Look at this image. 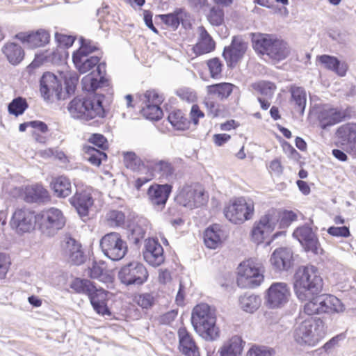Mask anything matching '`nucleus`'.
Masks as SVG:
<instances>
[{
  "label": "nucleus",
  "mask_w": 356,
  "mask_h": 356,
  "mask_svg": "<svg viewBox=\"0 0 356 356\" xmlns=\"http://www.w3.org/2000/svg\"><path fill=\"white\" fill-rule=\"evenodd\" d=\"M324 289V281L318 268L312 264L299 266L293 277V289L297 299L305 302L318 295Z\"/></svg>",
  "instance_id": "obj_1"
},
{
  "label": "nucleus",
  "mask_w": 356,
  "mask_h": 356,
  "mask_svg": "<svg viewBox=\"0 0 356 356\" xmlns=\"http://www.w3.org/2000/svg\"><path fill=\"white\" fill-rule=\"evenodd\" d=\"M191 323L196 333L207 341H215L220 337L221 332L217 325L214 307L207 303L195 305L191 313Z\"/></svg>",
  "instance_id": "obj_2"
},
{
  "label": "nucleus",
  "mask_w": 356,
  "mask_h": 356,
  "mask_svg": "<svg viewBox=\"0 0 356 356\" xmlns=\"http://www.w3.org/2000/svg\"><path fill=\"white\" fill-rule=\"evenodd\" d=\"M103 100L104 96L99 95L77 96L69 102L67 108L74 119L90 121L95 118H104L106 112Z\"/></svg>",
  "instance_id": "obj_3"
},
{
  "label": "nucleus",
  "mask_w": 356,
  "mask_h": 356,
  "mask_svg": "<svg viewBox=\"0 0 356 356\" xmlns=\"http://www.w3.org/2000/svg\"><path fill=\"white\" fill-rule=\"evenodd\" d=\"M264 273L265 268L258 259H245L237 268V284L241 288L257 287L264 281Z\"/></svg>",
  "instance_id": "obj_4"
},
{
  "label": "nucleus",
  "mask_w": 356,
  "mask_h": 356,
  "mask_svg": "<svg viewBox=\"0 0 356 356\" xmlns=\"http://www.w3.org/2000/svg\"><path fill=\"white\" fill-rule=\"evenodd\" d=\"M254 213L253 200L242 196L232 198L224 208L225 218L236 225H241L252 219Z\"/></svg>",
  "instance_id": "obj_5"
},
{
  "label": "nucleus",
  "mask_w": 356,
  "mask_h": 356,
  "mask_svg": "<svg viewBox=\"0 0 356 356\" xmlns=\"http://www.w3.org/2000/svg\"><path fill=\"white\" fill-rule=\"evenodd\" d=\"M323 328L320 318L305 319L295 331V341L301 346H315L323 338Z\"/></svg>",
  "instance_id": "obj_6"
},
{
  "label": "nucleus",
  "mask_w": 356,
  "mask_h": 356,
  "mask_svg": "<svg viewBox=\"0 0 356 356\" xmlns=\"http://www.w3.org/2000/svg\"><path fill=\"white\" fill-rule=\"evenodd\" d=\"M277 217L276 209H268L258 220L254 222L250 232L251 240L257 244L264 243L275 230L277 225Z\"/></svg>",
  "instance_id": "obj_7"
},
{
  "label": "nucleus",
  "mask_w": 356,
  "mask_h": 356,
  "mask_svg": "<svg viewBox=\"0 0 356 356\" xmlns=\"http://www.w3.org/2000/svg\"><path fill=\"white\" fill-rule=\"evenodd\" d=\"M100 248L104 255L113 261L122 259L128 252L127 242L115 232L108 233L101 238Z\"/></svg>",
  "instance_id": "obj_8"
},
{
  "label": "nucleus",
  "mask_w": 356,
  "mask_h": 356,
  "mask_svg": "<svg viewBox=\"0 0 356 356\" xmlns=\"http://www.w3.org/2000/svg\"><path fill=\"white\" fill-rule=\"evenodd\" d=\"M65 225V218L63 212L51 207L38 213L39 229L44 234L51 235L61 229Z\"/></svg>",
  "instance_id": "obj_9"
},
{
  "label": "nucleus",
  "mask_w": 356,
  "mask_h": 356,
  "mask_svg": "<svg viewBox=\"0 0 356 356\" xmlns=\"http://www.w3.org/2000/svg\"><path fill=\"white\" fill-rule=\"evenodd\" d=\"M208 199L204 187L196 184L185 186L181 188L175 197V201L179 205L188 207H197Z\"/></svg>",
  "instance_id": "obj_10"
},
{
  "label": "nucleus",
  "mask_w": 356,
  "mask_h": 356,
  "mask_svg": "<svg viewBox=\"0 0 356 356\" xmlns=\"http://www.w3.org/2000/svg\"><path fill=\"white\" fill-rule=\"evenodd\" d=\"M38 223V214L26 208H17L13 212L10 220V225L17 233L30 232Z\"/></svg>",
  "instance_id": "obj_11"
},
{
  "label": "nucleus",
  "mask_w": 356,
  "mask_h": 356,
  "mask_svg": "<svg viewBox=\"0 0 356 356\" xmlns=\"http://www.w3.org/2000/svg\"><path fill=\"white\" fill-rule=\"evenodd\" d=\"M293 236L300 242L305 252H310L315 255H321L324 253L318 236L311 227H298L294 230Z\"/></svg>",
  "instance_id": "obj_12"
},
{
  "label": "nucleus",
  "mask_w": 356,
  "mask_h": 356,
  "mask_svg": "<svg viewBox=\"0 0 356 356\" xmlns=\"http://www.w3.org/2000/svg\"><path fill=\"white\" fill-rule=\"evenodd\" d=\"M118 277L126 285H140L147 281L148 272L143 264L133 261L122 267Z\"/></svg>",
  "instance_id": "obj_13"
},
{
  "label": "nucleus",
  "mask_w": 356,
  "mask_h": 356,
  "mask_svg": "<svg viewBox=\"0 0 356 356\" xmlns=\"http://www.w3.org/2000/svg\"><path fill=\"white\" fill-rule=\"evenodd\" d=\"M13 193L14 197H18L29 203L50 200L49 191L42 184H36L15 188Z\"/></svg>",
  "instance_id": "obj_14"
},
{
  "label": "nucleus",
  "mask_w": 356,
  "mask_h": 356,
  "mask_svg": "<svg viewBox=\"0 0 356 356\" xmlns=\"http://www.w3.org/2000/svg\"><path fill=\"white\" fill-rule=\"evenodd\" d=\"M290 297L291 291L286 283L274 282L266 291V302L270 308H279L286 305Z\"/></svg>",
  "instance_id": "obj_15"
},
{
  "label": "nucleus",
  "mask_w": 356,
  "mask_h": 356,
  "mask_svg": "<svg viewBox=\"0 0 356 356\" xmlns=\"http://www.w3.org/2000/svg\"><path fill=\"white\" fill-rule=\"evenodd\" d=\"M40 83V91L44 99L50 100L53 96L58 100L65 99L62 83L54 74L48 72L44 73Z\"/></svg>",
  "instance_id": "obj_16"
},
{
  "label": "nucleus",
  "mask_w": 356,
  "mask_h": 356,
  "mask_svg": "<svg viewBox=\"0 0 356 356\" xmlns=\"http://www.w3.org/2000/svg\"><path fill=\"white\" fill-rule=\"evenodd\" d=\"M14 38L29 49L44 47L49 42L50 34L43 29L36 31H22L17 33Z\"/></svg>",
  "instance_id": "obj_17"
},
{
  "label": "nucleus",
  "mask_w": 356,
  "mask_h": 356,
  "mask_svg": "<svg viewBox=\"0 0 356 356\" xmlns=\"http://www.w3.org/2000/svg\"><path fill=\"white\" fill-rule=\"evenodd\" d=\"M170 184H152L147 191V197L149 204L156 210H163L172 193Z\"/></svg>",
  "instance_id": "obj_18"
},
{
  "label": "nucleus",
  "mask_w": 356,
  "mask_h": 356,
  "mask_svg": "<svg viewBox=\"0 0 356 356\" xmlns=\"http://www.w3.org/2000/svg\"><path fill=\"white\" fill-rule=\"evenodd\" d=\"M143 257L152 266H160L164 262L163 248L157 239L149 238L145 241Z\"/></svg>",
  "instance_id": "obj_19"
},
{
  "label": "nucleus",
  "mask_w": 356,
  "mask_h": 356,
  "mask_svg": "<svg viewBox=\"0 0 356 356\" xmlns=\"http://www.w3.org/2000/svg\"><path fill=\"white\" fill-rule=\"evenodd\" d=\"M227 236L222 226L215 223L209 226L203 233V240L205 246L209 249L220 248Z\"/></svg>",
  "instance_id": "obj_20"
},
{
  "label": "nucleus",
  "mask_w": 356,
  "mask_h": 356,
  "mask_svg": "<svg viewBox=\"0 0 356 356\" xmlns=\"http://www.w3.org/2000/svg\"><path fill=\"white\" fill-rule=\"evenodd\" d=\"M70 203L74 207L82 216H86L88 214L90 208L94 204V200L92 197V190L90 188L77 189L75 194L70 199Z\"/></svg>",
  "instance_id": "obj_21"
},
{
  "label": "nucleus",
  "mask_w": 356,
  "mask_h": 356,
  "mask_svg": "<svg viewBox=\"0 0 356 356\" xmlns=\"http://www.w3.org/2000/svg\"><path fill=\"white\" fill-rule=\"evenodd\" d=\"M346 113L337 108L328 106H323L319 111L318 120L321 129L333 126L345 120Z\"/></svg>",
  "instance_id": "obj_22"
},
{
  "label": "nucleus",
  "mask_w": 356,
  "mask_h": 356,
  "mask_svg": "<svg viewBox=\"0 0 356 356\" xmlns=\"http://www.w3.org/2000/svg\"><path fill=\"white\" fill-rule=\"evenodd\" d=\"M179 348L185 356H200V350L192 334L185 327L179 328Z\"/></svg>",
  "instance_id": "obj_23"
},
{
  "label": "nucleus",
  "mask_w": 356,
  "mask_h": 356,
  "mask_svg": "<svg viewBox=\"0 0 356 356\" xmlns=\"http://www.w3.org/2000/svg\"><path fill=\"white\" fill-rule=\"evenodd\" d=\"M247 49V44L241 38L234 36L229 47L225 48L223 56L229 65L236 63Z\"/></svg>",
  "instance_id": "obj_24"
},
{
  "label": "nucleus",
  "mask_w": 356,
  "mask_h": 356,
  "mask_svg": "<svg viewBox=\"0 0 356 356\" xmlns=\"http://www.w3.org/2000/svg\"><path fill=\"white\" fill-rule=\"evenodd\" d=\"M245 346V341L239 335H234L226 340L218 353L219 356H241Z\"/></svg>",
  "instance_id": "obj_25"
},
{
  "label": "nucleus",
  "mask_w": 356,
  "mask_h": 356,
  "mask_svg": "<svg viewBox=\"0 0 356 356\" xmlns=\"http://www.w3.org/2000/svg\"><path fill=\"white\" fill-rule=\"evenodd\" d=\"M108 292L102 288L95 290L89 295L88 298L95 311L102 316L110 315L111 312L107 306Z\"/></svg>",
  "instance_id": "obj_26"
},
{
  "label": "nucleus",
  "mask_w": 356,
  "mask_h": 356,
  "mask_svg": "<svg viewBox=\"0 0 356 356\" xmlns=\"http://www.w3.org/2000/svg\"><path fill=\"white\" fill-rule=\"evenodd\" d=\"M199 38L193 46V51L197 56L206 54L213 51L216 48V42L204 26L199 27Z\"/></svg>",
  "instance_id": "obj_27"
},
{
  "label": "nucleus",
  "mask_w": 356,
  "mask_h": 356,
  "mask_svg": "<svg viewBox=\"0 0 356 356\" xmlns=\"http://www.w3.org/2000/svg\"><path fill=\"white\" fill-rule=\"evenodd\" d=\"M236 86L233 83L220 82L207 86L206 92L208 96L223 101L231 96Z\"/></svg>",
  "instance_id": "obj_28"
},
{
  "label": "nucleus",
  "mask_w": 356,
  "mask_h": 356,
  "mask_svg": "<svg viewBox=\"0 0 356 356\" xmlns=\"http://www.w3.org/2000/svg\"><path fill=\"white\" fill-rule=\"evenodd\" d=\"M293 260L291 251L286 248H277L270 257L272 265L279 270L287 269Z\"/></svg>",
  "instance_id": "obj_29"
},
{
  "label": "nucleus",
  "mask_w": 356,
  "mask_h": 356,
  "mask_svg": "<svg viewBox=\"0 0 356 356\" xmlns=\"http://www.w3.org/2000/svg\"><path fill=\"white\" fill-rule=\"evenodd\" d=\"M50 188L54 195L59 198H65L72 193L71 181L64 175L54 177L50 182Z\"/></svg>",
  "instance_id": "obj_30"
},
{
  "label": "nucleus",
  "mask_w": 356,
  "mask_h": 356,
  "mask_svg": "<svg viewBox=\"0 0 356 356\" xmlns=\"http://www.w3.org/2000/svg\"><path fill=\"white\" fill-rule=\"evenodd\" d=\"M1 52L13 65L20 63L25 55L23 48L19 44L13 42L5 43L1 48Z\"/></svg>",
  "instance_id": "obj_31"
},
{
  "label": "nucleus",
  "mask_w": 356,
  "mask_h": 356,
  "mask_svg": "<svg viewBox=\"0 0 356 356\" xmlns=\"http://www.w3.org/2000/svg\"><path fill=\"white\" fill-rule=\"evenodd\" d=\"M275 37L270 34L254 33L252 38V47L258 54L268 56Z\"/></svg>",
  "instance_id": "obj_32"
},
{
  "label": "nucleus",
  "mask_w": 356,
  "mask_h": 356,
  "mask_svg": "<svg viewBox=\"0 0 356 356\" xmlns=\"http://www.w3.org/2000/svg\"><path fill=\"white\" fill-rule=\"evenodd\" d=\"M187 17V13L184 8H176L172 13L161 14L156 16L161 22L172 31L178 29L181 22Z\"/></svg>",
  "instance_id": "obj_33"
},
{
  "label": "nucleus",
  "mask_w": 356,
  "mask_h": 356,
  "mask_svg": "<svg viewBox=\"0 0 356 356\" xmlns=\"http://www.w3.org/2000/svg\"><path fill=\"white\" fill-rule=\"evenodd\" d=\"M321 299L323 314H334L343 312L345 310V306L343 302L334 295L329 293L321 294Z\"/></svg>",
  "instance_id": "obj_34"
},
{
  "label": "nucleus",
  "mask_w": 356,
  "mask_h": 356,
  "mask_svg": "<svg viewBox=\"0 0 356 356\" xmlns=\"http://www.w3.org/2000/svg\"><path fill=\"white\" fill-rule=\"evenodd\" d=\"M291 53L289 44L282 39L275 37L269 51V58L276 61L286 59Z\"/></svg>",
  "instance_id": "obj_35"
},
{
  "label": "nucleus",
  "mask_w": 356,
  "mask_h": 356,
  "mask_svg": "<svg viewBox=\"0 0 356 356\" xmlns=\"http://www.w3.org/2000/svg\"><path fill=\"white\" fill-rule=\"evenodd\" d=\"M203 104L207 110L208 115L212 118H225L228 113L227 106L211 96L207 95L204 97Z\"/></svg>",
  "instance_id": "obj_36"
},
{
  "label": "nucleus",
  "mask_w": 356,
  "mask_h": 356,
  "mask_svg": "<svg viewBox=\"0 0 356 356\" xmlns=\"http://www.w3.org/2000/svg\"><path fill=\"white\" fill-rule=\"evenodd\" d=\"M317 60L325 68L334 72L338 75L341 76L346 75L348 65L346 63H341L336 57L325 54L318 56Z\"/></svg>",
  "instance_id": "obj_37"
},
{
  "label": "nucleus",
  "mask_w": 356,
  "mask_h": 356,
  "mask_svg": "<svg viewBox=\"0 0 356 356\" xmlns=\"http://www.w3.org/2000/svg\"><path fill=\"white\" fill-rule=\"evenodd\" d=\"M66 253L71 262L74 265H81L85 261L81 245L74 238H69L66 243Z\"/></svg>",
  "instance_id": "obj_38"
},
{
  "label": "nucleus",
  "mask_w": 356,
  "mask_h": 356,
  "mask_svg": "<svg viewBox=\"0 0 356 356\" xmlns=\"http://www.w3.org/2000/svg\"><path fill=\"white\" fill-rule=\"evenodd\" d=\"M168 120L175 129L186 131L191 127V120L179 109L171 111L168 115Z\"/></svg>",
  "instance_id": "obj_39"
},
{
  "label": "nucleus",
  "mask_w": 356,
  "mask_h": 356,
  "mask_svg": "<svg viewBox=\"0 0 356 356\" xmlns=\"http://www.w3.org/2000/svg\"><path fill=\"white\" fill-rule=\"evenodd\" d=\"M343 144L356 143V123H346L340 126L336 132Z\"/></svg>",
  "instance_id": "obj_40"
},
{
  "label": "nucleus",
  "mask_w": 356,
  "mask_h": 356,
  "mask_svg": "<svg viewBox=\"0 0 356 356\" xmlns=\"http://www.w3.org/2000/svg\"><path fill=\"white\" fill-rule=\"evenodd\" d=\"M291 94V102L293 104L294 109L301 114H303L307 102V95L305 90L302 87L292 86L290 88Z\"/></svg>",
  "instance_id": "obj_41"
},
{
  "label": "nucleus",
  "mask_w": 356,
  "mask_h": 356,
  "mask_svg": "<svg viewBox=\"0 0 356 356\" xmlns=\"http://www.w3.org/2000/svg\"><path fill=\"white\" fill-rule=\"evenodd\" d=\"M87 275L90 279L102 282L111 280V277L107 273L106 265L104 261H93L91 266L87 269Z\"/></svg>",
  "instance_id": "obj_42"
},
{
  "label": "nucleus",
  "mask_w": 356,
  "mask_h": 356,
  "mask_svg": "<svg viewBox=\"0 0 356 356\" xmlns=\"http://www.w3.org/2000/svg\"><path fill=\"white\" fill-rule=\"evenodd\" d=\"M123 162L127 168L134 172H141L147 168V164L133 152H127L123 154Z\"/></svg>",
  "instance_id": "obj_43"
},
{
  "label": "nucleus",
  "mask_w": 356,
  "mask_h": 356,
  "mask_svg": "<svg viewBox=\"0 0 356 356\" xmlns=\"http://www.w3.org/2000/svg\"><path fill=\"white\" fill-rule=\"evenodd\" d=\"M321 294L311 296L303 306V312L308 316L321 315L323 313Z\"/></svg>",
  "instance_id": "obj_44"
},
{
  "label": "nucleus",
  "mask_w": 356,
  "mask_h": 356,
  "mask_svg": "<svg viewBox=\"0 0 356 356\" xmlns=\"http://www.w3.org/2000/svg\"><path fill=\"white\" fill-rule=\"evenodd\" d=\"M96 286L89 280L76 277L70 284V287L77 293L86 294L88 296L95 290Z\"/></svg>",
  "instance_id": "obj_45"
},
{
  "label": "nucleus",
  "mask_w": 356,
  "mask_h": 356,
  "mask_svg": "<svg viewBox=\"0 0 356 356\" xmlns=\"http://www.w3.org/2000/svg\"><path fill=\"white\" fill-rule=\"evenodd\" d=\"M72 58L73 63L80 73H86L96 66L100 62L99 56Z\"/></svg>",
  "instance_id": "obj_46"
},
{
  "label": "nucleus",
  "mask_w": 356,
  "mask_h": 356,
  "mask_svg": "<svg viewBox=\"0 0 356 356\" xmlns=\"http://www.w3.org/2000/svg\"><path fill=\"white\" fill-rule=\"evenodd\" d=\"M261 305V299L258 296L245 294L240 298L241 307L245 312L252 313Z\"/></svg>",
  "instance_id": "obj_47"
},
{
  "label": "nucleus",
  "mask_w": 356,
  "mask_h": 356,
  "mask_svg": "<svg viewBox=\"0 0 356 356\" xmlns=\"http://www.w3.org/2000/svg\"><path fill=\"white\" fill-rule=\"evenodd\" d=\"M206 17L210 24L213 26H220L225 22L224 10L219 6H213L210 8Z\"/></svg>",
  "instance_id": "obj_48"
},
{
  "label": "nucleus",
  "mask_w": 356,
  "mask_h": 356,
  "mask_svg": "<svg viewBox=\"0 0 356 356\" xmlns=\"http://www.w3.org/2000/svg\"><path fill=\"white\" fill-rule=\"evenodd\" d=\"M147 166H152L154 170H158L162 177H168L175 172V168L171 163L168 161L161 160L156 161H147Z\"/></svg>",
  "instance_id": "obj_49"
},
{
  "label": "nucleus",
  "mask_w": 356,
  "mask_h": 356,
  "mask_svg": "<svg viewBox=\"0 0 356 356\" xmlns=\"http://www.w3.org/2000/svg\"><path fill=\"white\" fill-rule=\"evenodd\" d=\"M252 88L261 94L271 99L277 89L276 85L270 81H260L252 84Z\"/></svg>",
  "instance_id": "obj_50"
},
{
  "label": "nucleus",
  "mask_w": 356,
  "mask_h": 356,
  "mask_svg": "<svg viewBox=\"0 0 356 356\" xmlns=\"http://www.w3.org/2000/svg\"><path fill=\"white\" fill-rule=\"evenodd\" d=\"M83 150L88 156V161L93 165L99 166L102 161L107 159V154L106 153L91 146H85Z\"/></svg>",
  "instance_id": "obj_51"
},
{
  "label": "nucleus",
  "mask_w": 356,
  "mask_h": 356,
  "mask_svg": "<svg viewBox=\"0 0 356 356\" xmlns=\"http://www.w3.org/2000/svg\"><path fill=\"white\" fill-rule=\"evenodd\" d=\"M104 220L109 227H120L124 225L125 216L122 211L111 210L106 213Z\"/></svg>",
  "instance_id": "obj_52"
},
{
  "label": "nucleus",
  "mask_w": 356,
  "mask_h": 356,
  "mask_svg": "<svg viewBox=\"0 0 356 356\" xmlns=\"http://www.w3.org/2000/svg\"><path fill=\"white\" fill-rule=\"evenodd\" d=\"M277 224L279 228H284L289 227L292 222L298 220V215L296 212L291 210H284L280 211L277 209Z\"/></svg>",
  "instance_id": "obj_53"
},
{
  "label": "nucleus",
  "mask_w": 356,
  "mask_h": 356,
  "mask_svg": "<svg viewBox=\"0 0 356 356\" xmlns=\"http://www.w3.org/2000/svg\"><path fill=\"white\" fill-rule=\"evenodd\" d=\"M106 79L104 76L100 77L99 80H97V79L92 76V74H90L82 79L81 83L83 90L93 92L102 87Z\"/></svg>",
  "instance_id": "obj_54"
},
{
  "label": "nucleus",
  "mask_w": 356,
  "mask_h": 356,
  "mask_svg": "<svg viewBox=\"0 0 356 356\" xmlns=\"http://www.w3.org/2000/svg\"><path fill=\"white\" fill-rule=\"evenodd\" d=\"M141 112L143 116L151 120H159L163 116V111L159 104H145Z\"/></svg>",
  "instance_id": "obj_55"
},
{
  "label": "nucleus",
  "mask_w": 356,
  "mask_h": 356,
  "mask_svg": "<svg viewBox=\"0 0 356 356\" xmlns=\"http://www.w3.org/2000/svg\"><path fill=\"white\" fill-rule=\"evenodd\" d=\"M27 108L28 104L26 99L19 97L9 104L8 110L10 114L18 116L23 114Z\"/></svg>",
  "instance_id": "obj_56"
},
{
  "label": "nucleus",
  "mask_w": 356,
  "mask_h": 356,
  "mask_svg": "<svg viewBox=\"0 0 356 356\" xmlns=\"http://www.w3.org/2000/svg\"><path fill=\"white\" fill-rule=\"evenodd\" d=\"M207 65L212 79H218L221 77L223 64L218 58H213L207 60Z\"/></svg>",
  "instance_id": "obj_57"
},
{
  "label": "nucleus",
  "mask_w": 356,
  "mask_h": 356,
  "mask_svg": "<svg viewBox=\"0 0 356 356\" xmlns=\"http://www.w3.org/2000/svg\"><path fill=\"white\" fill-rule=\"evenodd\" d=\"M97 47L90 40H82L79 49L73 54L72 58L87 57L89 54L97 50Z\"/></svg>",
  "instance_id": "obj_58"
},
{
  "label": "nucleus",
  "mask_w": 356,
  "mask_h": 356,
  "mask_svg": "<svg viewBox=\"0 0 356 356\" xmlns=\"http://www.w3.org/2000/svg\"><path fill=\"white\" fill-rule=\"evenodd\" d=\"M11 265L10 256L6 252H0V280H3L7 277Z\"/></svg>",
  "instance_id": "obj_59"
},
{
  "label": "nucleus",
  "mask_w": 356,
  "mask_h": 356,
  "mask_svg": "<svg viewBox=\"0 0 356 356\" xmlns=\"http://www.w3.org/2000/svg\"><path fill=\"white\" fill-rule=\"evenodd\" d=\"M175 94L181 100L188 103H194L197 99L196 92L189 88H180L176 90Z\"/></svg>",
  "instance_id": "obj_60"
},
{
  "label": "nucleus",
  "mask_w": 356,
  "mask_h": 356,
  "mask_svg": "<svg viewBox=\"0 0 356 356\" xmlns=\"http://www.w3.org/2000/svg\"><path fill=\"white\" fill-rule=\"evenodd\" d=\"M267 169L271 175L281 176L284 170V166L281 157H276L267 164Z\"/></svg>",
  "instance_id": "obj_61"
},
{
  "label": "nucleus",
  "mask_w": 356,
  "mask_h": 356,
  "mask_svg": "<svg viewBox=\"0 0 356 356\" xmlns=\"http://www.w3.org/2000/svg\"><path fill=\"white\" fill-rule=\"evenodd\" d=\"M164 100L163 95L155 90H148L144 93V104L161 105Z\"/></svg>",
  "instance_id": "obj_62"
},
{
  "label": "nucleus",
  "mask_w": 356,
  "mask_h": 356,
  "mask_svg": "<svg viewBox=\"0 0 356 356\" xmlns=\"http://www.w3.org/2000/svg\"><path fill=\"white\" fill-rule=\"evenodd\" d=\"M144 170L145 171V177L137 178L134 183V188L137 191H140L143 186L154 178V170L152 166H147V168Z\"/></svg>",
  "instance_id": "obj_63"
},
{
  "label": "nucleus",
  "mask_w": 356,
  "mask_h": 356,
  "mask_svg": "<svg viewBox=\"0 0 356 356\" xmlns=\"http://www.w3.org/2000/svg\"><path fill=\"white\" fill-rule=\"evenodd\" d=\"M345 337L346 335L343 333L337 334L326 342L322 346L321 349H323L325 353H330L339 346V342L343 340Z\"/></svg>",
  "instance_id": "obj_64"
}]
</instances>
